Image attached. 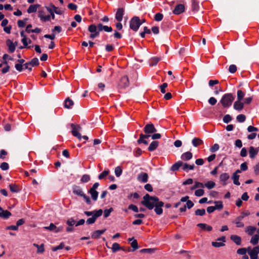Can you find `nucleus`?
<instances>
[{"instance_id":"nucleus-54","label":"nucleus","mask_w":259,"mask_h":259,"mask_svg":"<svg viewBox=\"0 0 259 259\" xmlns=\"http://www.w3.org/2000/svg\"><path fill=\"white\" fill-rule=\"evenodd\" d=\"M122 170L120 167L117 166L115 169V174L116 177H119L122 174Z\"/></svg>"},{"instance_id":"nucleus-33","label":"nucleus","mask_w":259,"mask_h":259,"mask_svg":"<svg viewBox=\"0 0 259 259\" xmlns=\"http://www.w3.org/2000/svg\"><path fill=\"white\" fill-rule=\"evenodd\" d=\"M89 192L91 194L92 199L94 201H96L98 197V192L96 191V190L90 189V190L89 191Z\"/></svg>"},{"instance_id":"nucleus-61","label":"nucleus","mask_w":259,"mask_h":259,"mask_svg":"<svg viewBox=\"0 0 259 259\" xmlns=\"http://www.w3.org/2000/svg\"><path fill=\"white\" fill-rule=\"evenodd\" d=\"M66 224L69 226H73L74 225H75V221L72 219V218H70L69 219L67 222H66Z\"/></svg>"},{"instance_id":"nucleus-45","label":"nucleus","mask_w":259,"mask_h":259,"mask_svg":"<svg viewBox=\"0 0 259 259\" xmlns=\"http://www.w3.org/2000/svg\"><path fill=\"white\" fill-rule=\"evenodd\" d=\"M9 187L11 191L12 192L16 193L19 191L18 186L15 184H11L9 185Z\"/></svg>"},{"instance_id":"nucleus-29","label":"nucleus","mask_w":259,"mask_h":259,"mask_svg":"<svg viewBox=\"0 0 259 259\" xmlns=\"http://www.w3.org/2000/svg\"><path fill=\"white\" fill-rule=\"evenodd\" d=\"M197 226L200 228L201 229L203 230H206L207 231H211L212 229L211 226H209L206 224L199 223L198 224Z\"/></svg>"},{"instance_id":"nucleus-5","label":"nucleus","mask_w":259,"mask_h":259,"mask_svg":"<svg viewBox=\"0 0 259 259\" xmlns=\"http://www.w3.org/2000/svg\"><path fill=\"white\" fill-rule=\"evenodd\" d=\"M142 24L138 17H134L130 21V26L131 29L136 31Z\"/></svg>"},{"instance_id":"nucleus-48","label":"nucleus","mask_w":259,"mask_h":259,"mask_svg":"<svg viewBox=\"0 0 259 259\" xmlns=\"http://www.w3.org/2000/svg\"><path fill=\"white\" fill-rule=\"evenodd\" d=\"M30 65H31V66H37L39 64V61H38V59L37 58H33V59H32V60L28 62Z\"/></svg>"},{"instance_id":"nucleus-21","label":"nucleus","mask_w":259,"mask_h":259,"mask_svg":"<svg viewBox=\"0 0 259 259\" xmlns=\"http://www.w3.org/2000/svg\"><path fill=\"white\" fill-rule=\"evenodd\" d=\"M150 136H151L149 135L141 134L140 135V138L138 140V143L139 144L144 143L145 145H147L148 142L147 141H146L145 139L149 138Z\"/></svg>"},{"instance_id":"nucleus-17","label":"nucleus","mask_w":259,"mask_h":259,"mask_svg":"<svg viewBox=\"0 0 259 259\" xmlns=\"http://www.w3.org/2000/svg\"><path fill=\"white\" fill-rule=\"evenodd\" d=\"M185 10V7L182 4H179L176 6L175 9L173 11V13L175 14L179 15L183 12Z\"/></svg>"},{"instance_id":"nucleus-25","label":"nucleus","mask_w":259,"mask_h":259,"mask_svg":"<svg viewBox=\"0 0 259 259\" xmlns=\"http://www.w3.org/2000/svg\"><path fill=\"white\" fill-rule=\"evenodd\" d=\"M230 176L227 173H223L220 176V180L221 181L223 182V185H226L227 184L226 182L229 180Z\"/></svg>"},{"instance_id":"nucleus-13","label":"nucleus","mask_w":259,"mask_h":259,"mask_svg":"<svg viewBox=\"0 0 259 259\" xmlns=\"http://www.w3.org/2000/svg\"><path fill=\"white\" fill-rule=\"evenodd\" d=\"M164 203L162 201H158L156 204L155 205L154 211L158 215H160L163 212V210L162 209V207L163 206Z\"/></svg>"},{"instance_id":"nucleus-60","label":"nucleus","mask_w":259,"mask_h":259,"mask_svg":"<svg viewBox=\"0 0 259 259\" xmlns=\"http://www.w3.org/2000/svg\"><path fill=\"white\" fill-rule=\"evenodd\" d=\"M219 145L218 144H214L210 149L211 152H214L219 149Z\"/></svg>"},{"instance_id":"nucleus-35","label":"nucleus","mask_w":259,"mask_h":259,"mask_svg":"<svg viewBox=\"0 0 259 259\" xmlns=\"http://www.w3.org/2000/svg\"><path fill=\"white\" fill-rule=\"evenodd\" d=\"M29 27H32V25L31 24H29L27 26L26 28L25 29L26 32L29 33L30 32H34V33H39L41 31L40 29L38 28H36L34 29H29Z\"/></svg>"},{"instance_id":"nucleus-3","label":"nucleus","mask_w":259,"mask_h":259,"mask_svg":"<svg viewBox=\"0 0 259 259\" xmlns=\"http://www.w3.org/2000/svg\"><path fill=\"white\" fill-rule=\"evenodd\" d=\"M46 9L50 13L51 18L52 19H55V13L58 15H62L63 11L60 9L55 7L54 5L51 4L49 6L46 7Z\"/></svg>"},{"instance_id":"nucleus-16","label":"nucleus","mask_w":259,"mask_h":259,"mask_svg":"<svg viewBox=\"0 0 259 259\" xmlns=\"http://www.w3.org/2000/svg\"><path fill=\"white\" fill-rule=\"evenodd\" d=\"M6 44L8 47L9 52L10 53H13L15 50L16 45L13 42V41L10 39L7 40Z\"/></svg>"},{"instance_id":"nucleus-39","label":"nucleus","mask_w":259,"mask_h":259,"mask_svg":"<svg viewBox=\"0 0 259 259\" xmlns=\"http://www.w3.org/2000/svg\"><path fill=\"white\" fill-rule=\"evenodd\" d=\"M194 164L189 165L187 163H184L183 165V169L184 170H193L194 168Z\"/></svg>"},{"instance_id":"nucleus-11","label":"nucleus","mask_w":259,"mask_h":259,"mask_svg":"<svg viewBox=\"0 0 259 259\" xmlns=\"http://www.w3.org/2000/svg\"><path fill=\"white\" fill-rule=\"evenodd\" d=\"M218 241H221V242H212L211 244L214 247H220L225 245L224 242L226 241V238L225 236H222L217 239Z\"/></svg>"},{"instance_id":"nucleus-20","label":"nucleus","mask_w":259,"mask_h":259,"mask_svg":"<svg viewBox=\"0 0 259 259\" xmlns=\"http://www.w3.org/2000/svg\"><path fill=\"white\" fill-rule=\"evenodd\" d=\"M73 193L79 196H81L84 193L81 188L78 186H74L72 188Z\"/></svg>"},{"instance_id":"nucleus-40","label":"nucleus","mask_w":259,"mask_h":259,"mask_svg":"<svg viewBox=\"0 0 259 259\" xmlns=\"http://www.w3.org/2000/svg\"><path fill=\"white\" fill-rule=\"evenodd\" d=\"M204 187H206L207 189H211L215 187V184L213 181H208L205 184H204Z\"/></svg>"},{"instance_id":"nucleus-63","label":"nucleus","mask_w":259,"mask_h":259,"mask_svg":"<svg viewBox=\"0 0 259 259\" xmlns=\"http://www.w3.org/2000/svg\"><path fill=\"white\" fill-rule=\"evenodd\" d=\"M237 70V67L235 65H231L229 67V71L231 73H235Z\"/></svg>"},{"instance_id":"nucleus-8","label":"nucleus","mask_w":259,"mask_h":259,"mask_svg":"<svg viewBox=\"0 0 259 259\" xmlns=\"http://www.w3.org/2000/svg\"><path fill=\"white\" fill-rule=\"evenodd\" d=\"M102 213L103 211L102 209H99L98 210H97L94 216H92L91 218H90L87 219L86 221L87 224H88V225H91L94 224L97 218L101 216Z\"/></svg>"},{"instance_id":"nucleus-32","label":"nucleus","mask_w":259,"mask_h":259,"mask_svg":"<svg viewBox=\"0 0 259 259\" xmlns=\"http://www.w3.org/2000/svg\"><path fill=\"white\" fill-rule=\"evenodd\" d=\"M73 104H74L73 101L72 100L70 99L69 98H67L65 100L64 106L66 108H67V109L71 108L72 107V106L73 105Z\"/></svg>"},{"instance_id":"nucleus-34","label":"nucleus","mask_w":259,"mask_h":259,"mask_svg":"<svg viewBox=\"0 0 259 259\" xmlns=\"http://www.w3.org/2000/svg\"><path fill=\"white\" fill-rule=\"evenodd\" d=\"M158 142L156 141H153L149 145L148 147V150L150 151H153L155 150L158 146Z\"/></svg>"},{"instance_id":"nucleus-46","label":"nucleus","mask_w":259,"mask_h":259,"mask_svg":"<svg viewBox=\"0 0 259 259\" xmlns=\"http://www.w3.org/2000/svg\"><path fill=\"white\" fill-rule=\"evenodd\" d=\"M204 185L203 183L198 182H196L195 183L194 185L191 187V190H193L196 188H204Z\"/></svg>"},{"instance_id":"nucleus-10","label":"nucleus","mask_w":259,"mask_h":259,"mask_svg":"<svg viewBox=\"0 0 259 259\" xmlns=\"http://www.w3.org/2000/svg\"><path fill=\"white\" fill-rule=\"evenodd\" d=\"M44 228L50 231H53L55 233H58L61 231L63 230V227L62 226L57 227L54 224L51 223L49 226L45 227Z\"/></svg>"},{"instance_id":"nucleus-28","label":"nucleus","mask_w":259,"mask_h":259,"mask_svg":"<svg viewBox=\"0 0 259 259\" xmlns=\"http://www.w3.org/2000/svg\"><path fill=\"white\" fill-rule=\"evenodd\" d=\"M11 215V213L7 210L2 209L0 211V217L3 219H8Z\"/></svg>"},{"instance_id":"nucleus-64","label":"nucleus","mask_w":259,"mask_h":259,"mask_svg":"<svg viewBox=\"0 0 259 259\" xmlns=\"http://www.w3.org/2000/svg\"><path fill=\"white\" fill-rule=\"evenodd\" d=\"M254 173L256 175H259V162L253 167Z\"/></svg>"},{"instance_id":"nucleus-41","label":"nucleus","mask_w":259,"mask_h":259,"mask_svg":"<svg viewBox=\"0 0 259 259\" xmlns=\"http://www.w3.org/2000/svg\"><path fill=\"white\" fill-rule=\"evenodd\" d=\"M214 203L215 204V205L213 206L215 210H221L223 208V204L222 201H214Z\"/></svg>"},{"instance_id":"nucleus-37","label":"nucleus","mask_w":259,"mask_h":259,"mask_svg":"<svg viewBox=\"0 0 259 259\" xmlns=\"http://www.w3.org/2000/svg\"><path fill=\"white\" fill-rule=\"evenodd\" d=\"M257 153V151L253 147L251 146L249 148V154L251 158H254Z\"/></svg>"},{"instance_id":"nucleus-14","label":"nucleus","mask_w":259,"mask_h":259,"mask_svg":"<svg viewBox=\"0 0 259 259\" xmlns=\"http://www.w3.org/2000/svg\"><path fill=\"white\" fill-rule=\"evenodd\" d=\"M38 17L40 20L44 22L50 21L51 19L50 15H45L44 12L42 11H38Z\"/></svg>"},{"instance_id":"nucleus-49","label":"nucleus","mask_w":259,"mask_h":259,"mask_svg":"<svg viewBox=\"0 0 259 259\" xmlns=\"http://www.w3.org/2000/svg\"><path fill=\"white\" fill-rule=\"evenodd\" d=\"M256 230V228L252 226H248L247 227L246 232L249 234V235H252L253 232Z\"/></svg>"},{"instance_id":"nucleus-9","label":"nucleus","mask_w":259,"mask_h":259,"mask_svg":"<svg viewBox=\"0 0 259 259\" xmlns=\"http://www.w3.org/2000/svg\"><path fill=\"white\" fill-rule=\"evenodd\" d=\"M259 253V247L256 246L248 251L251 259H257Z\"/></svg>"},{"instance_id":"nucleus-30","label":"nucleus","mask_w":259,"mask_h":259,"mask_svg":"<svg viewBox=\"0 0 259 259\" xmlns=\"http://www.w3.org/2000/svg\"><path fill=\"white\" fill-rule=\"evenodd\" d=\"M192 143L194 147H196L202 145L203 143V141L201 139L194 138L192 141Z\"/></svg>"},{"instance_id":"nucleus-6","label":"nucleus","mask_w":259,"mask_h":259,"mask_svg":"<svg viewBox=\"0 0 259 259\" xmlns=\"http://www.w3.org/2000/svg\"><path fill=\"white\" fill-rule=\"evenodd\" d=\"M88 30L91 33L90 37L93 39L99 35V30H98V25H90L88 27Z\"/></svg>"},{"instance_id":"nucleus-36","label":"nucleus","mask_w":259,"mask_h":259,"mask_svg":"<svg viewBox=\"0 0 259 259\" xmlns=\"http://www.w3.org/2000/svg\"><path fill=\"white\" fill-rule=\"evenodd\" d=\"M183 162L181 161H179L172 165L171 167V170L172 171L177 170L180 167L183 166Z\"/></svg>"},{"instance_id":"nucleus-4","label":"nucleus","mask_w":259,"mask_h":259,"mask_svg":"<svg viewBox=\"0 0 259 259\" xmlns=\"http://www.w3.org/2000/svg\"><path fill=\"white\" fill-rule=\"evenodd\" d=\"M250 214V212L248 210L243 211L241 212V215L238 216L233 221V223L236 225V227L238 228H242L244 226V224L241 222V221L243 220L244 217L248 216Z\"/></svg>"},{"instance_id":"nucleus-44","label":"nucleus","mask_w":259,"mask_h":259,"mask_svg":"<svg viewBox=\"0 0 259 259\" xmlns=\"http://www.w3.org/2000/svg\"><path fill=\"white\" fill-rule=\"evenodd\" d=\"M160 60V58L158 57H153L150 59V65L155 66Z\"/></svg>"},{"instance_id":"nucleus-26","label":"nucleus","mask_w":259,"mask_h":259,"mask_svg":"<svg viewBox=\"0 0 259 259\" xmlns=\"http://www.w3.org/2000/svg\"><path fill=\"white\" fill-rule=\"evenodd\" d=\"M192 153L190 152H186L184 153L181 155V159L185 161H187L191 159L192 158Z\"/></svg>"},{"instance_id":"nucleus-12","label":"nucleus","mask_w":259,"mask_h":259,"mask_svg":"<svg viewBox=\"0 0 259 259\" xmlns=\"http://www.w3.org/2000/svg\"><path fill=\"white\" fill-rule=\"evenodd\" d=\"M144 132L146 134H152L157 131L153 124H147L144 127Z\"/></svg>"},{"instance_id":"nucleus-7","label":"nucleus","mask_w":259,"mask_h":259,"mask_svg":"<svg viewBox=\"0 0 259 259\" xmlns=\"http://www.w3.org/2000/svg\"><path fill=\"white\" fill-rule=\"evenodd\" d=\"M71 126L72 127L71 133L72 135L80 140L82 137L79 132L81 130V127L79 125H75L74 124H71Z\"/></svg>"},{"instance_id":"nucleus-56","label":"nucleus","mask_w":259,"mask_h":259,"mask_svg":"<svg viewBox=\"0 0 259 259\" xmlns=\"http://www.w3.org/2000/svg\"><path fill=\"white\" fill-rule=\"evenodd\" d=\"M163 17V15L161 13H158L155 14L154 19L156 21H160L162 20Z\"/></svg>"},{"instance_id":"nucleus-62","label":"nucleus","mask_w":259,"mask_h":259,"mask_svg":"<svg viewBox=\"0 0 259 259\" xmlns=\"http://www.w3.org/2000/svg\"><path fill=\"white\" fill-rule=\"evenodd\" d=\"M113 208H110L108 209H105L104 212V215L105 218H107L109 216L110 213L113 211Z\"/></svg>"},{"instance_id":"nucleus-1","label":"nucleus","mask_w":259,"mask_h":259,"mask_svg":"<svg viewBox=\"0 0 259 259\" xmlns=\"http://www.w3.org/2000/svg\"><path fill=\"white\" fill-rule=\"evenodd\" d=\"M158 201L159 199L157 197L150 196L148 194H147L143 197V200L141 202V203L148 209L151 210L154 207Z\"/></svg>"},{"instance_id":"nucleus-55","label":"nucleus","mask_w":259,"mask_h":259,"mask_svg":"<svg viewBox=\"0 0 259 259\" xmlns=\"http://www.w3.org/2000/svg\"><path fill=\"white\" fill-rule=\"evenodd\" d=\"M64 247V243H61L58 246L54 247L52 248L53 251H56L58 250L62 249Z\"/></svg>"},{"instance_id":"nucleus-50","label":"nucleus","mask_w":259,"mask_h":259,"mask_svg":"<svg viewBox=\"0 0 259 259\" xmlns=\"http://www.w3.org/2000/svg\"><path fill=\"white\" fill-rule=\"evenodd\" d=\"M244 96V93L241 90L237 91V100L241 101Z\"/></svg>"},{"instance_id":"nucleus-59","label":"nucleus","mask_w":259,"mask_h":259,"mask_svg":"<svg viewBox=\"0 0 259 259\" xmlns=\"http://www.w3.org/2000/svg\"><path fill=\"white\" fill-rule=\"evenodd\" d=\"M231 120H232V118H231V116L228 114L225 115L223 118V121L226 123L230 122Z\"/></svg>"},{"instance_id":"nucleus-57","label":"nucleus","mask_w":259,"mask_h":259,"mask_svg":"<svg viewBox=\"0 0 259 259\" xmlns=\"http://www.w3.org/2000/svg\"><path fill=\"white\" fill-rule=\"evenodd\" d=\"M204 191L202 189L196 190L195 192V195L196 196L200 197L203 195Z\"/></svg>"},{"instance_id":"nucleus-38","label":"nucleus","mask_w":259,"mask_h":259,"mask_svg":"<svg viewBox=\"0 0 259 259\" xmlns=\"http://www.w3.org/2000/svg\"><path fill=\"white\" fill-rule=\"evenodd\" d=\"M232 179L233 181V183L237 186L240 185V183L239 181V176L238 175H236V174H233L232 177Z\"/></svg>"},{"instance_id":"nucleus-58","label":"nucleus","mask_w":259,"mask_h":259,"mask_svg":"<svg viewBox=\"0 0 259 259\" xmlns=\"http://www.w3.org/2000/svg\"><path fill=\"white\" fill-rule=\"evenodd\" d=\"M192 9L194 11H198L199 9V5L197 2L195 0L192 1Z\"/></svg>"},{"instance_id":"nucleus-23","label":"nucleus","mask_w":259,"mask_h":259,"mask_svg":"<svg viewBox=\"0 0 259 259\" xmlns=\"http://www.w3.org/2000/svg\"><path fill=\"white\" fill-rule=\"evenodd\" d=\"M243 103L240 101H236L234 103V109L236 110L241 111L243 108Z\"/></svg>"},{"instance_id":"nucleus-43","label":"nucleus","mask_w":259,"mask_h":259,"mask_svg":"<svg viewBox=\"0 0 259 259\" xmlns=\"http://www.w3.org/2000/svg\"><path fill=\"white\" fill-rule=\"evenodd\" d=\"M113 252H115L117 251H118L121 249L120 245L117 243H114L112 245V247L111 248Z\"/></svg>"},{"instance_id":"nucleus-27","label":"nucleus","mask_w":259,"mask_h":259,"mask_svg":"<svg viewBox=\"0 0 259 259\" xmlns=\"http://www.w3.org/2000/svg\"><path fill=\"white\" fill-rule=\"evenodd\" d=\"M129 81L127 76H123L120 80V86L122 88H125L128 85Z\"/></svg>"},{"instance_id":"nucleus-19","label":"nucleus","mask_w":259,"mask_h":259,"mask_svg":"<svg viewBox=\"0 0 259 259\" xmlns=\"http://www.w3.org/2000/svg\"><path fill=\"white\" fill-rule=\"evenodd\" d=\"M98 28L99 32L102 31L103 30L106 32H111L112 31V28L110 26H104L102 23H99L98 24Z\"/></svg>"},{"instance_id":"nucleus-22","label":"nucleus","mask_w":259,"mask_h":259,"mask_svg":"<svg viewBox=\"0 0 259 259\" xmlns=\"http://www.w3.org/2000/svg\"><path fill=\"white\" fill-rule=\"evenodd\" d=\"M106 229L104 230H97L95 232H94L92 234V238L93 239H98L100 238V236L104 233L105 232Z\"/></svg>"},{"instance_id":"nucleus-2","label":"nucleus","mask_w":259,"mask_h":259,"mask_svg":"<svg viewBox=\"0 0 259 259\" xmlns=\"http://www.w3.org/2000/svg\"><path fill=\"white\" fill-rule=\"evenodd\" d=\"M234 100V98L231 94H226L222 97L220 102L224 107H230Z\"/></svg>"},{"instance_id":"nucleus-47","label":"nucleus","mask_w":259,"mask_h":259,"mask_svg":"<svg viewBox=\"0 0 259 259\" xmlns=\"http://www.w3.org/2000/svg\"><path fill=\"white\" fill-rule=\"evenodd\" d=\"M21 41L24 45V47L25 48L27 47L28 45L30 44L31 42V40L27 37L24 38H22ZM28 48H30V47H28Z\"/></svg>"},{"instance_id":"nucleus-18","label":"nucleus","mask_w":259,"mask_h":259,"mask_svg":"<svg viewBox=\"0 0 259 259\" xmlns=\"http://www.w3.org/2000/svg\"><path fill=\"white\" fill-rule=\"evenodd\" d=\"M148 176L147 173L142 172L137 177V179L139 181L146 183L148 181Z\"/></svg>"},{"instance_id":"nucleus-15","label":"nucleus","mask_w":259,"mask_h":259,"mask_svg":"<svg viewBox=\"0 0 259 259\" xmlns=\"http://www.w3.org/2000/svg\"><path fill=\"white\" fill-rule=\"evenodd\" d=\"M124 15V10L123 8H119L117 9L115 14V19L118 22H121L122 20L123 16Z\"/></svg>"},{"instance_id":"nucleus-51","label":"nucleus","mask_w":259,"mask_h":259,"mask_svg":"<svg viewBox=\"0 0 259 259\" xmlns=\"http://www.w3.org/2000/svg\"><path fill=\"white\" fill-rule=\"evenodd\" d=\"M90 180V177L89 175L85 174L83 175L80 180L82 183H87Z\"/></svg>"},{"instance_id":"nucleus-42","label":"nucleus","mask_w":259,"mask_h":259,"mask_svg":"<svg viewBox=\"0 0 259 259\" xmlns=\"http://www.w3.org/2000/svg\"><path fill=\"white\" fill-rule=\"evenodd\" d=\"M258 240H259V235L257 234H256L252 237V238L250 240V242L253 245H255L258 243Z\"/></svg>"},{"instance_id":"nucleus-52","label":"nucleus","mask_w":259,"mask_h":259,"mask_svg":"<svg viewBox=\"0 0 259 259\" xmlns=\"http://www.w3.org/2000/svg\"><path fill=\"white\" fill-rule=\"evenodd\" d=\"M195 213L196 215L202 216L205 214V210L204 209H198L195 211Z\"/></svg>"},{"instance_id":"nucleus-31","label":"nucleus","mask_w":259,"mask_h":259,"mask_svg":"<svg viewBox=\"0 0 259 259\" xmlns=\"http://www.w3.org/2000/svg\"><path fill=\"white\" fill-rule=\"evenodd\" d=\"M230 238L237 245H241V238L240 237H239L236 235H233L231 236Z\"/></svg>"},{"instance_id":"nucleus-24","label":"nucleus","mask_w":259,"mask_h":259,"mask_svg":"<svg viewBox=\"0 0 259 259\" xmlns=\"http://www.w3.org/2000/svg\"><path fill=\"white\" fill-rule=\"evenodd\" d=\"M39 7L40 5L38 4L31 5L28 8L27 12L29 14L35 12Z\"/></svg>"},{"instance_id":"nucleus-53","label":"nucleus","mask_w":259,"mask_h":259,"mask_svg":"<svg viewBox=\"0 0 259 259\" xmlns=\"http://www.w3.org/2000/svg\"><path fill=\"white\" fill-rule=\"evenodd\" d=\"M237 120L239 122H243L246 119V116L244 114H239L237 116Z\"/></svg>"}]
</instances>
